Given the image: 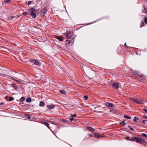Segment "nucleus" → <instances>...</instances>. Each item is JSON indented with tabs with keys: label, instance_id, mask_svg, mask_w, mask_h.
Returning a JSON list of instances; mask_svg holds the SVG:
<instances>
[{
	"label": "nucleus",
	"instance_id": "18",
	"mask_svg": "<svg viewBox=\"0 0 147 147\" xmlns=\"http://www.w3.org/2000/svg\"><path fill=\"white\" fill-rule=\"evenodd\" d=\"M44 124L47 127H48L49 129H50V127L49 126V124L47 123V122H44Z\"/></svg>",
	"mask_w": 147,
	"mask_h": 147
},
{
	"label": "nucleus",
	"instance_id": "45",
	"mask_svg": "<svg viewBox=\"0 0 147 147\" xmlns=\"http://www.w3.org/2000/svg\"><path fill=\"white\" fill-rule=\"evenodd\" d=\"M136 54L137 55H138V53H137V52H136Z\"/></svg>",
	"mask_w": 147,
	"mask_h": 147
},
{
	"label": "nucleus",
	"instance_id": "25",
	"mask_svg": "<svg viewBox=\"0 0 147 147\" xmlns=\"http://www.w3.org/2000/svg\"><path fill=\"white\" fill-rule=\"evenodd\" d=\"M59 91L61 93L63 94H65V91L63 90H59Z\"/></svg>",
	"mask_w": 147,
	"mask_h": 147
},
{
	"label": "nucleus",
	"instance_id": "30",
	"mask_svg": "<svg viewBox=\"0 0 147 147\" xmlns=\"http://www.w3.org/2000/svg\"><path fill=\"white\" fill-rule=\"evenodd\" d=\"M13 99V97H11L9 98V100L10 101L12 100Z\"/></svg>",
	"mask_w": 147,
	"mask_h": 147
},
{
	"label": "nucleus",
	"instance_id": "24",
	"mask_svg": "<svg viewBox=\"0 0 147 147\" xmlns=\"http://www.w3.org/2000/svg\"><path fill=\"white\" fill-rule=\"evenodd\" d=\"M25 116L27 117L28 119H30L31 118L30 115H25Z\"/></svg>",
	"mask_w": 147,
	"mask_h": 147
},
{
	"label": "nucleus",
	"instance_id": "15",
	"mask_svg": "<svg viewBox=\"0 0 147 147\" xmlns=\"http://www.w3.org/2000/svg\"><path fill=\"white\" fill-rule=\"evenodd\" d=\"M45 105L44 102L43 101H40L39 103V106L40 107L44 106Z\"/></svg>",
	"mask_w": 147,
	"mask_h": 147
},
{
	"label": "nucleus",
	"instance_id": "26",
	"mask_svg": "<svg viewBox=\"0 0 147 147\" xmlns=\"http://www.w3.org/2000/svg\"><path fill=\"white\" fill-rule=\"evenodd\" d=\"M141 134L143 136L145 137H147V135L146 134L143 133H142Z\"/></svg>",
	"mask_w": 147,
	"mask_h": 147
},
{
	"label": "nucleus",
	"instance_id": "40",
	"mask_svg": "<svg viewBox=\"0 0 147 147\" xmlns=\"http://www.w3.org/2000/svg\"><path fill=\"white\" fill-rule=\"evenodd\" d=\"M28 5H30V4H31L32 2H31V1H28Z\"/></svg>",
	"mask_w": 147,
	"mask_h": 147
},
{
	"label": "nucleus",
	"instance_id": "3",
	"mask_svg": "<svg viewBox=\"0 0 147 147\" xmlns=\"http://www.w3.org/2000/svg\"><path fill=\"white\" fill-rule=\"evenodd\" d=\"M30 61L33 63L34 64L37 66H40V63L37 60L33 59H30Z\"/></svg>",
	"mask_w": 147,
	"mask_h": 147
},
{
	"label": "nucleus",
	"instance_id": "8",
	"mask_svg": "<svg viewBox=\"0 0 147 147\" xmlns=\"http://www.w3.org/2000/svg\"><path fill=\"white\" fill-rule=\"evenodd\" d=\"M106 105L108 109H109L111 107H112L114 106L113 104L109 102L107 103Z\"/></svg>",
	"mask_w": 147,
	"mask_h": 147
},
{
	"label": "nucleus",
	"instance_id": "21",
	"mask_svg": "<svg viewBox=\"0 0 147 147\" xmlns=\"http://www.w3.org/2000/svg\"><path fill=\"white\" fill-rule=\"evenodd\" d=\"M120 124L122 125L123 126H124L126 125V123L124 122V120L121 122H119Z\"/></svg>",
	"mask_w": 147,
	"mask_h": 147
},
{
	"label": "nucleus",
	"instance_id": "39",
	"mask_svg": "<svg viewBox=\"0 0 147 147\" xmlns=\"http://www.w3.org/2000/svg\"><path fill=\"white\" fill-rule=\"evenodd\" d=\"M88 135L90 137H92L93 136L92 135V134H88Z\"/></svg>",
	"mask_w": 147,
	"mask_h": 147
},
{
	"label": "nucleus",
	"instance_id": "43",
	"mask_svg": "<svg viewBox=\"0 0 147 147\" xmlns=\"http://www.w3.org/2000/svg\"><path fill=\"white\" fill-rule=\"evenodd\" d=\"M27 12H24L23 13V14H27Z\"/></svg>",
	"mask_w": 147,
	"mask_h": 147
},
{
	"label": "nucleus",
	"instance_id": "22",
	"mask_svg": "<svg viewBox=\"0 0 147 147\" xmlns=\"http://www.w3.org/2000/svg\"><path fill=\"white\" fill-rule=\"evenodd\" d=\"M69 119L72 122L73 121H74V122H75L76 120H74V119L73 118V117H70Z\"/></svg>",
	"mask_w": 147,
	"mask_h": 147
},
{
	"label": "nucleus",
	"instance_id": "4",
	"mask_svg": "<svg viewBox=\"0 0 147 147\" xmlns=\"http://www.w3.org/2000/svg\"><path fill=\"white\" fill-rule=\"evenodd\" d=\"M131 100L134 102H136L137 104H141L142 103V101L138 100H136L134 99H131Z\"/></svg>",
	"mask_w": 147,
	"mask_h": 147
},
{
	"label": "nucleus",
	"instance_id": "29",
	"mask_svg": "<svg viewBox=\"0 0 147 147\" xmlns=\"http://www.w3.org/2000/svg\"><path fill=\"white\" fill-rule=\"evenodd\" d=\"M144 23L143 22V21H142V22L141 25L140 26V27H142L143 26H144Z\"/></svg>",
	"mask_w": 147,
	"mask_h": 147
},
{
	"label": "nucleus",
	"instance_id": "10",
	"mask_svg": "<svg viewBox=\"0 0 147 147\" xmlns=\"http://www.w3.org/2000/svg\"><path fill=\"white\" fill-rule=\"evenodd\" d=\"M47 108L49 109H52L55 107V105H48Z\"/></svg>",
	"mask_w": 147,
	"mask_h": 147
},
{
	"label": "nucleus",
	"instance_id": "41",
	"mask_svg": "<svg viewBox=\"0 0 147 147\" xmlns=\"http://www.w3.org/2000/svg\"><path fill=\"white\" fill-rule=\"evenodd\" d=\"M133 140V138H130L129 139V140L131 141H134Z\"/></svg>",
	"mask_w": 147,
	"mask_h": 147
},
{
	"label": "nucleus",
	"instance_id": "33",
	"mask_svg": "<svg viewBox=\"0 0 147 147\" xmlns=\"http://www.w3.org/2000/svg\"><path fill=\"white\" fill-rule=\"evenodd\" d=\"M129 139H130L129 137H128V136L126 137V138H125V139L127 140H129Z\"/></svg>",
	"mask_w": 147,
	"mask_h": 147
},
{
	"label": "nucleus",
	"instance_id": "17",
	"mask_svg": "<svg viewBox=\"0 0 147 147\" xmlns=\"http://www.w3.org/2000/svg\"><path fill=\"white\" fill-rule=\"evenodd\" d=\"M12 86L15 90H17L18 88V87L15 84H13L12 85Z\"/></svg>",
	"mask_w": 147,
	"mask_h": 147
},
{
	"label": "nucleus",
	"instance_id": "36",
	"mask_svg": "<svg viewBox=\"0 0 147 147\" xmlns=\"http://www.w3.org/2000/svg\"><path fill=\"white\" fill-rule=\"evenodd\" d=\"M84 98L85 99H87L88 98V96H84Z\"/></svg>",
	"mask_w": 147,
	"mask_h": 147
},
{
	"label": "nucleus",
	"instance_id": "2",
	"mask_svg": "<svg viewBox=\"0 0 147 147\" xmlns=\"http://www.w3.org/2000/svg\"><path fill=\"white\" fill-rule=\"evenodd\" d=\"M29 12L30 13V14L34 18H35L36 17V11L35 9L33 8H31L29 10Z\"/></svg>",
	"mask_w": 147,
	"mask_h": 147
},
{
	"label": "nucleus",
	"instance_id": "42",
	"mask_svg": "<svg viewBox=\"0 0 147 147\" xmlns=\"http://www.w3.org/2000/svg\"><path fill=\"white\" fill-rule=\"evenodd\" d=\"M7 1H5V3H7V2H9L10 1V0H7Z\"/></svg>",
	"mask_w": 147,
	"mask_h": 147
},
{
	"label": "nucleus",
	"instance_id": "19",
	"mask_svg": "<svg viewBox=\"0 0 147 147\" xmlns=\"http://www.w3.org/2000/svg\"><path fill=\"white\" fill-rule=\"evenodd\" d=\"M144 21L145 23L146 24L147 23V18L146 16H145L144 18Z\"/></svg>",
	"mask_w": 147,
	"mask_h": 147
},
{
	"label": "nucleus",
	"instance_id": "16",
	"mask_svg": "<svg viewBox=\"0 0 147 147\" xmlns=\"http://www.w3.org/2000/svg\"><path fill=\"white\" fill-rule=\"evenodd\" d=\"M139 138H138L137 137H134L133 138V141L136 142H138Z\"/></svg>",
	"mask_w": 147,
	"mask_h": 147
},
{
	"label": "nucleus",
	"instance_id": "34",
	"mask_svg": "<svg viewBox=\"0 0 147 147\" xmlns=\"http://www.w3.org/2000/svg\"><path fill=\"white\" fill-rule=\"evenodd\" d=\"M146 121H147L146 120H143L141 122L143 123H145V122Z\"/></svg>",
	"mask_w": 147,
	"mask_h": 147
},
{
	"label": "nucleus",
	"instance_id": "20",
	"mask_svg": "<svg viewBox=\"0 0 147 147\" xmlns=\"http://www.w3.org/2000/svg\"><path fill=\"white\" fill-rule=\"evenodd\" d=\"M26 101L28 102H30L31 101V98H28L26 99Z\"/></svg>",
	"mask_w": 147,
	"mask_h": 147
},
{
	"label": "nucleus",
	"instance_id": "35",
	"mask_svg": "<svg viewBox=\"0 0 147 147\" xmlns=\"http://www.w3.org/2000/svg\"><path fill=\"white\" fill-rule=\"evenodd\" d=\"M143 110L146 113H147V109H144Z\"/></svg>",
	"mask_w": 147,
	"mask_h": 147
},
{
	"label": "nucleus",
	"instance_id": "14",
	"mask_svg": "<svg viewBox=\"0 0 147 147\" xmlns=\"http://www.w3.org/2000/svg\"><path fill=\"white\" fill-rule=\"evenodd\" d=\"M139 118L138 117H135L134 118L133 121L134 122H136L138 121Z\"/></svg>",
	"mask_w": 147,
	"mask_h": 147
},
{
	"label": "nucleus",
	"instance_id": "28",
	"mask_svg": "<svg viewBox=\"0 0 147 147\" xmlns=\"http://www.w3.org/2000/svg\"><path fill=\"white\" fill-rule=\"evenodd\" d=\"M20 100L21 101H23L25 100V98L24 97H22Z\"/></svg>",
	"mask_w": 147,
	"mask_h": 147
},
{
	"label": "nucleus",
	"instance_id": "12",
	"mask_svg": "<svg viewBox=\"0 0 147 147\" xmlns=\"http://www.w3.org/2000/svg\"><path fill=\"white\" fill-rule=\"evenodd\" d=\"M47 8L45 7L41 11L42 13L45 14L47 11Z\"/></svg>",
	"mask_w": 147,
	"mask_h": 147
},
{
	"label": "nucleus",
	"instance_id": "31",
	"mask_svg": "<svg viewBox=\"0 0 147 147\" xmlns=\"http://www.w3.org/2000/svg\"><path fill=\"white\" fill-rule=\"evenodd\" d=\"M76 115L75 114H74L73 115H71L70 117H76Z\"/></svg>",
	"mask_w": 147,
	"mask_h": 147
},
{
	"label": "nucleus",
	"instance_id": "32",
	"mask_svg": "<svg viewBox=\"0 0 147 147\" xmlns=\"http://www.w3.org/2000/svg\"><path fill=\"white\" fill-rule=\"evenodd\" d=\"M10 77V79H12V80H15L16 81H18V80H16L14 78H13L12 77Z\"/></svg>",
	"mask_w": 147,
	"mask_h": 147
},
{
	"label": "nucleus",
	"instance_id": "37",
	"mask_svg": "<svg viewBox=\"0 0 147 147\" xmlns=\"http://www.w3.org/2000/svg\"><path fill=\"white\" fill-rule=\"evenodd\" d=\"M143 117L144 118H145V119H147V116H146V115H143Z\"/></svg>",
	"mask_w": 147,
	"mask_h": 147
},
{
	"label": "nucleus",
	"instance_id": "7",
	"mask_svg": "<svg viewBox=\"0 0 147 147\" xmlns=\"http://www.w3.org/2000/svg\"><path fill=\"white\" fill-rule=\"evenodd\" d=\"M94 137L96 138H100L103 137V136L100 135V134L98 133H94Z\"/></svg>",
	"mask_w": 147,
	"mask_h": 147
},
{
	"label": "nucleus",
	"instance_id": "5",
	"mask_svg": "<svg viewBox=\"0 0 147 147\" xmlns=\"http://www.w3.org/2000/svg\"><path fill=\"white\" fill-rule=\"evenodd\" d=\"M142 11L143 13H146L147 15V7L145 5H143L142 8Z\"/></svg>",
	"mask_w": 147,
	"mask_h": 147
},
{
	"label": "nucleus",
	"instance_id": "1",
	"mask_svg": "<svg viewBox=\"0 0 147 147\" xmlns=\"http://www.w3.org/2000/svg\"><path fill=\"white\" fill-rule=\"evenodd\" d=\"M73 35V32L71 31H69L63 34V36L67 39L65 42L66 45L70 46L73 44L74 41Z\"/></svg>",
	"mask_w": 147,
	"mask_h": 147
},
{
	"label": "nucleus",
	"instance_id": "13",
	"mask_svg": "<svg viewBox=\"0 0 147 147\" xmlns=\"http://www.w3.org/2000/svg\"><path fill=\"white\" fill-rule=\"evenodd\" d=\"M55 38L59 41H63V38L61 37H60L59 36H57L55 37Z\"/></svg>",
	"mask_w": 147,
	"mask_h": 147
},
{
	"label": "nucleus",
	"instance_id": "11",
	"mask_svg": "<svg viewBox=\"0 0 147 147\" xmlns=\"http://www.w3.org/2000/svg\"><path fill=\"white\" fill-rule=\"evenodd\" d=\"M86 128L87 130H90L92 132H94L95 131L93 128L90 127H87Z\"/></svg>",
	"mask_w": 147,
	"mask_h": 147
},
{
	"label": "nucleus",
	"instance_id": "9",
	"mask_svg": "<svg viewBox=\"0 0 147 147\" xmlns=\"http://www.w3.org/2000/svg\"><path fill=\"white\" fill-rule=\"evenodd\" d=\"M138 142L140 144H142L145 142V140L142 138H140L139 139Z\"/></svg>",
	"mask_w": 147,
	"mask_h": 147
},
{
	"label": "nucleus",
	"instance_id": "38",
	"mask_svg": "<svg viewBox=\"0 0 147 147\" xmlns=\"http://www.w3.org/2000/svg\"><path fill=\"white\" fill-rule=\"evenodd\" d=\"M129 127H130V129L131 130L133 131H134V128L130 127V126H129Z\"/></svg>",
	"mask_w": 147,
	"mask_h": 147
},
{
	"label": "nucleus",
	"instance_id": "44",
	"mask_svg": "<svg viewBox=\"0 0 147 147\" xmlns=\"http://www.w3.org/2000/svg\"><path fill=\"white\" fill-rule=\"evenodd\" d=\"M124 45H125V46H127V45H126V43H125Z\"/></svg>",
	"mask_w": 147,
	"mask_h": 147
},
{
	"label": "nucleus",
	"instance_id": "23",
	"mask_svg": "<svg viewBox=\"0 0 147 147\" xmlns=\"http://www.w3.org/2000/svg\"><path fill=\"white\" fill-rule=\"evenodd\" d=\"M124 118L126 119H131V117H129L127 115H125L124 116Z\"/></svg>",
	"mask_w": 147,
	"mask_h": 147
},
{
	"label": "nucleus",
	"instance_id": "27",
	"mask_svg": "<svg viewBox=\"0 0 147 147\" xmlns=\"http://www.w3.org/2000/svg\"><path fill=\"white\" fill-rule=\"evenodd\" d=\"M15 17L14 16H11L8 18V19L9 20H11L14 18Z\"/></svg>",
	"mask_w": 147,
	"mask_h": 147
},
{
	"label": "nucleus",
	"instance_id": "6",
	"mask_svg": "<svg viewBox=\"0 0 147 147\" xmlns=\"http://www.w3.org/2000/svg\"><path fill=\"white\" fill-rule=\"evenodd\" d=\"M112 86L113 88L117 89L118 88L119 85L117 83L115 82L112 84Z\"/></svg>",
	"mask_w": 147,
	"mask_h": 147
}]
</instances>
